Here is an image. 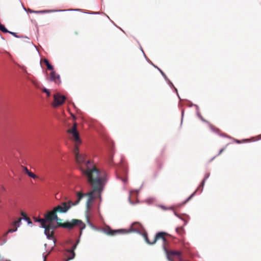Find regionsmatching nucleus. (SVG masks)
I'll return each instance as SVG.
<instances>
[{"label": "nucleus", "instance_id": "7", "mask_svg": "<svg viewBox=\"0 0 261 261\" xmlns=\"http://www.w3.org/2000/svg\"><path fill=\"white\" fill-rule=\"evenodd\" d=\"M168 236V234L165 232H158L153 241H152V244H155L159 240H162L164 244H165L167 242V239L166 238V237Z\"/></svg>", "mask_w": 261, "mask_h": 261}, {"label": "nucleus", "instance_id": "17", "mask_svg": "<svg viewBox=\"0 0 261 261\" xmlns=\"http://www.w3.org/2000/svg\"><path fill=\"white\" fill-rule=\"evenodd\" d=\"M17 227L16 226H15V228H10L9 229L7 232H6L5 234H4V237H6L9 233H12V232H14L15 231H16L17 229Z\"/></svg>", "mask_w": 261, "mask_h": 261}, {"label": "nucleus", "instance_id": "20", "mask_svg": "<svg viewBox=\"0 0 261 261\" xmlns=\"http://www.w3.org/2000/svg\"><path fill=\"white\" fill-rule=\"evenodd\" d=\"M0 30L4 33L9 32V31L7 30V29L5 27V26L2 24L0 25Z\"/></svg>", "mask_w": 261, "mask_h": 261}, {"label": "nucleus", "instance_id": "19", "mask_svg": "<svg viewBox=\"0 0 261 261\" xmlns=\"http://www.w3.org/2000/svg\"><path fill=\"white\" fill-rule=\"evenodd\" d=\"M22 220V218H19L16 221H15L14 222H13V225L14 226H16L17 227H18L20 225V223H21V221Z\"/></svg>", "mask_w": 261, "mask_h": 261}, {"label": "nucleus", "instance_id": "1", "mask_svg": "<svg viewBox=\"0 0 261 261\" xmlns=\"http://www.w3.org/2000/svg\"><path fill=\"white\" fill-rule=\"evenodd\" d=\"M86 173L88 178V184L91 187V190L86 194L77 192L76 193L77 198L74 202L71 200L63 202L61 204L54 208L57 213H66L72 206L77 205L85 196H88L86 202L87 207L90 206L96 199H101V195L104 190L106 182L105 173H102L98 176V172L93 168Z\"/></svg>", "mask_w": 261, "mask_h": 261}, {"label": "nucleus", "instance_id": "32", "mask_svg": "<svg viewBox=\"0 0 261 261\" xmlns=\"http://www.w3.org/2000/svg\"><path fill=\"white\" fill-rule=\"evenodd\" d=\"M215 130H216V132H217L219 131V130L218 129H217V128L215 129Z\"/></svg>", "mask_w": 261, "mask_h": 261}, {"label": "nucleus", "instance_id": "5", "mask_svg": "<svg viewBox=\"0 0 261 261\" xmlns=\"http://www.w3.org/2000/svg\"><path fill=\"white\" fill-rule=\"evenodd\" d=\"M66 97L61 94L58 93L54 95V101L52 105L54 107L56 108L62 105L65 100Z\"/></svg>", "mask_w": 261, "mask_h": 261}, {"label": "nucleus", "instance_id": "34", "mask_svg": "<svg viewBox=\"0 0 261 261\" xmlns=\"http://www.w3.org/2000/svg\"><path fill=\"white\" fill-rule=\"evenodd\" d=\"M6 261H10V260H6Z\"/></svg>", "mask_w": 261, "mask_h": 261}, {"label": "nucleus", "instance_id": "21", "mask_svg": "<svg viewBox=\"0 0 261 261\" xmlns=\"http://www.w3.org/2000/svg\"><path fill=\"white\" fill-rule=\"evenodd\" d=\"M27 174L29 176L33 179L37 178V176L33 172H32L31 171H30Z\"/></svg>", "mask_w": 261, "mask_h": 261}, {"label": "nucleus", "instance_id": "4", "mask_svg": "<svg viewBox=\"0 0 261 261\" xmlns=\"http://www.w3.org/2000/svg\"><path fill=\"white\" fill-rule=\"evenodd\" d=\"M133 231L132 228L129 229H116L112 230L110 227L106 228L104 229V232L109 236H116L120 234L127 233Z\"/></svg>", "mask_w": 261, "mask_h": 261}, {"label": "nucleus", "instance_id": "3", "mask_svg": "<svg viewBox=\"0 0 261 261\" xmlns=\"http://www.w3.org/2000/svg\"><path fill=\"white\" fill-rule=\"evenodd\" d=\"M61 221H57L56 224L54 221H47L48 224H46V227L52 230H54L58 227L69 229H72L74 227H78L80 229V234H81L82 230L86 227L85 224L79 219H72L70 221H66L64 223H62Z\"/></svg>", "mask_w": 261, "mask_h": 261}, {"label": "nucleus", "instance_id": "18", "mask_svg": "<svg viewBox=\"0 0 261 261\" xmlns=\"http://www.w3.org/2000/svg\"><path fill=\"white\" fill-rule=\"evenodd\" d=\"M28 12H29L30 13H46L47 12H48L47 11H46V10H43V11H34V10H32L30 9H28Z\"/></svg>", "mask_w": 261, "mask_h": 261}, {"label": "nucleus", "instance_id": "28", "mask_svg": "<svg viewBox=\"0 0 261 261\" xmlns=\"http://www.w3.org/2000/svg\"><path fill=\"white\" fill-rule=\"evenodd\" d=\"M21 216H22L24 218H25V217H28L27 216L26 214L23 212H21Z\"/></svg>", "mask_w": 261, "mask_h": 261}, {"label": "nucleus", "instance_id": "9", "mask_svg": "<svg viewBox=\"0 0 261 261\" xmlns=\"http://www.w3.org/2000/svg\"><path fill=\"white\" fill-rule=\"evenodd\" d=\"M76 247V245H74L71 249H69L67 251V259L66 261L73 259L75 256V253L74 252V249Z\"/></svg>", "mask_w": 261, "mask_h": 261}, {"label": "nucleus", "instance_id": "15", "mask_svg": "<svg viewBox=\"0 0 261 261\" xmlns=\"http://www.w3.org/2000/svg\"><path fill=\"white\" fill-rule=\"evenodd\" d=\"M143 238L145 240V241H146V242L149 244V245H153V244H152V241H150L148 239V235H147V233L146 232H144L143 234Z\"/></svg>", "mask_w": 261, "mask_h": 261}, {"label": "nucleus", "instance_id": "27", "mask_svg": "<svg viewBox=\"0 0 261 261\" xmlns=\"http://www.w3.org/2000/svg\"><path fill=\"white\" fill-rule=\"evenodd\" d=\"M9 33L12 34L13 36L16 37H18V36L16 35V33H14V32H11L10 31H9V32H8Z\"/></svg>", "mask_w": 261, "mask_h": 261}, {"label": "nucleus", "instance_id": "33", "mask_svg": "<svg viewBox=\"0 0 261 261\" xmlns=\"http://www.w3.org/2000/svg\"><path fill=\"white\" fill-rule=\"evenodd\" d=\"M112 158H111V159H110V161H109V162H111V161H112Z\"/></svg>", "mask_w": 261, "mask_h": 261}, {"label": "nucleus", "instance_id": "11", "mask_svg": "<svg viewBox=\"0 0 261 261\" xmlns=\"http://www.w3.org/2000/svg\"><path fill=\"white\" fill-rule=\"evenodd\" d=\"M167 255V258L168 260L171 261V259L169 257V255H177L179 256L181 254L180 252L177 251H167L166 250Z\"/></svg>", "mask_w": 261, "mask_h": 261}, {"label": "nucleus", "instance_id": "2", "mask_svg": "<svg viewBox=\"0 0 261 261\" xmlns=\"http://www.w3.org/2000/svg\"><path fill=\"white\" fill-rule=\"evenodd\" d=\"M67 133L70 135L69 136L70 139L74 143L73 152L75 155L76 162L80 166L81 170L83 173L86 176L87 181H88V178L86 172L93 168L98 172V175L102 174V173H105L106 180L105 183V186L108 180L107 173L103 170H99L90 161L86 162V155L79 153V146L82 143V140L80 137L79 133L77 130L76 122H75L74 123L72 127L67 130Z\"/></svg>", "mask_w": 261, "mask_h": 261}, {"label": "nucleus", "instance_id": "8", "mask_svg": "<svg viewBox=\"0 0 261 261\" xmlns=\"http://www.w3.org/2000/svg\"><path fill=\"white\" fill-rule=\"evenodd\" d=\"M43 227L44 228V233L47 238L51 240H54V230L50 229V228L46 227V224L45 225L44 227Z\"/></svg>", "mask_w": 261, "mask_h": 261}, {"label": "nucleus", "instance_id": "31", "mask_svg": "<svg viewBox=\"0 0 261 261\" xmlns=\"http://www.w3.org/2000/svg\"><path fill=\"white\" fill-rule=\"evenodd\" d=\"M159 70H160V71L161 73H162V74L164 76H165V73H164L162 70H161L160 69H159Z\"/></svg>", "mask_w": 261, "mask_h": 261}, {"label": "nucleus", "instance_id": "16", "mask_svg": "<svg viewBox=\"0 0 261 261\" xmlns=\"http://www.w3.org/2000/svg\"><path fill=\"white\" fill-rule=\"evenodd\" d=\"M176 231L178 234L181 236L184 233V230L182 227H177L176 229Z\"/></svg>", "mask_w": 261, "mask_h": 261}, {"label": "nucleus", "instance_id": "13", "mask_svg": "<svg viewBox=\"0 0 261 261\" xmlns=\"http://www.w3.org/2000/svg\"><path fill=\"white\" fill-rule=\"evenodd\" d=\"M35 222H39L40 223L42 227H44L45 225L46 224V221L45 219H37L35 218Z\"/></svg>", "mask_w": 261, "mask_h": 261}, {"label": "nucleus", "instance_id": "14", "mask_svg": "<svg viewBox=\"0 0 261 261\" xmlns=\"http://www.w3.org/2000/svg\"><path fill=\"white\" fill-rule=\"evenodd\" d=\"M208 176H209V174H207L205 175L204 178L202 180V182L201 183V184L200 185L199 187L197 188V190H198L201 188H202L201 191L202 190V188L204 185L205 181L206 179L208 177Z\"/></svg>", "mask_w": 261, "mask_h": 261}, {"label": "nucleus", "instance_id": "29", "mask_svg": "<svg viewBox=\"0 0 261 261\" xmlns=\"http://www.w3.org/2000/svg\"><path fill=\"white\" fill-rule=\"evenodd\" d=\"M224 149H221L219 151V154H220L224 151Z\"/></svg>", "mask_w": 261, "mask_h": 261}, {"label": "nucleus", "instance_id": "26", "mask_svg": "<svg viewBox=\"0 0 261 261\" xmlns=\"http://www.w3.org/2000/svg\"><path fill=\"white\" fill-rule=\"evenodd\" d=\"M120 179L122 180V181L123 182V183H125L127 181V179L126 177H120Z\"/></svg>", "mask_w": 261, "mask_h": 261}, {"label": "nucleus", "instance_id": "6", "mask_svg": "<svg viewBox=\"0 0 261 261\" xmlns=\"http://www.w3.org/2000/svg\"><path fill=\"white\" fill-rule=\"evenodd\" d=\"M44 218L46 222L55 220H56L57 221H62L61 219L58 218L57 213L54 208H53L52 211L47 212V213L44 215Z\"/></svg>", "mask_w": 261, "mask_h": 261}, {"label": "nucleus", "instance_id": "30", "mask_svg": "<svg viewBox=\"0 0 261 261\" xmlns=\"http://www.w3.org/2000/svg\"><path fill=\"white\" fill-rule=\"evenodd\" d=\"M159 70H160V71L161 73H162V74L164 76H165V73H164L162 70H161L160 69H159Z\"/></svg>", "mask_w": 261, "mask_h": 261}, {"label": "nucleus", "instance_id": "24", "mask_svg": "<svg viewBox=\"0 0 261 261\" xmlns=\"http://www.w3.org/2000/svg\"><path fill=\"white\" fill-rule=\"evenodd\" d=\"M195 192H196V191L195 192H194L192 194H191V196L185 201L184 203H186L187 202L189 201L193 197V196L194 195Z\"/></svg>", "mask_w": 261, "mask_h": 261}, {"label": "nucleus", "instance_id": "23", "mask_svg": "<svg viewBox=\"0 0 261 261\" xmlns=\"http://www.w3.org/2000/svg\"><path fill=\"white\" fill-rule=\"evenodd\" d=\"M24 220L28 222L29 224H31L32 223L31 219L28 217H25V218H24Z\"/></svg>", "mask_w": 261, "mask_h": 261}, {"label": "nucleus", "instance_id": "10", "mask_svg": "<svg viewBox=\"0 0 261 261\" xmlns=\"http://www.w3.org/2000/svg\"><path fill=\"white\" fill-rule=\"evenodd\" d=\"M49 79L50 81H54L55 82L57 83L60 80V76L55 71H52L50 73Z\"/></svg>", "mask_w": 261, "mask_h": 261}, {"label": "nucleus", "instance_id": "22", "mask_svg": "<svg viewBox=\"0 0 261 261\" xmlns=\"http://www.w3.org/2000/svg\"><path fill=\"white\" fill-rule=\"evenodd\" d=\"M42 90V92H44V93H45L46 94L47 97H49L50 96V93L48 89H47L44 88Z\"/></svg>", "mask_w": 261, "mask_h": 261}, {"label": "nucleus", "instance_id": "25", "mask_svg": "<svg viewBox=\"0 0 261 261\" xmlns=\"http://www.w3.org/2000/svg\"><path fill=\"white\" fill-rule=\"evenodd\" d=\"M23 171L26 173L28 174L30 171L28 170V169L26 167H23Z\"/></svg>", "mask_w": 261, "mask_h": 261}, {"label": "nucleus", "instance_id": "12", "mask_svg": "<svg viewBox=\"0 0 261 261\" xmlns=\"http://www.w3.org/2000/svg\"><path fill=\"white\" fill-rule=\"evenodd\" d=\"M42 61L45 64L48 70H53L54 69L53 66L49 64L48 61L46 59H43Z\"/></svg>", "mask_w": 261, "mask_h": 261}]
</instances>
